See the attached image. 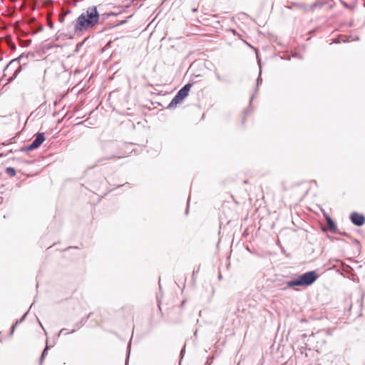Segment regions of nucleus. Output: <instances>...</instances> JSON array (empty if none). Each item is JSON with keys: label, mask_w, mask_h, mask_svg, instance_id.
<instances>
[{"label": "nucleus", "mask_w": 365, "mask_h": 365, "mask_svg": "<svg viewBox=\"0 0 365 365\" xmlns=\"http://www.w3.org/2000/svg\"><path fill=\"white\" fill-rule=\"evenodd\" d=\"M117 15V13L109 12L100 16L96 6L88 7L86 11L82 13L76 19L74 26L75 31H82L94 26L100 19L101 22H103L110 16H116Z\"/></svg>", "instance_id": "1"}, {"label": "nucleus", "mask_w": 365, "mask_h": 365, "mask_svg": "<svg viewBox=\"0 0 365 365\" xmlns=\"http://www.w3.org/2000/svg\"><path fill=\"white\" fill-rule=\"evenodd\" d=\"M318 278L316 271H309L298 276L295 279L287 282L288 287L296 286H310Z\"/></svg>", "instance_id": "2"}, {"label": "nucleus", "mask_w": 365, "mask_h": 365, "mask_svg": "<svg viewBox=\"0 0 365 365\" xmlns=\"http://www.w3.org/2000/svg\"><path fill=\"white\" fill-rule=\"evenodd\" d=\"M24 58H27V55L22 53L19 57L10 61L9 63L6 66L4 71H13V75L9 78V81L15 79L19 73L21 71L22 66H20V63L21 61H22Z\"/></svg>", "instance_id": "3"}, {"label": "nucleus", "mask_w": 365, "mask_h": 365, "mask_svg": "<svg viewBox=\"0 0 365 365\" xmlns=\"http://www.w3.org/2000/svg\"><path fill=\"white\" fill-rule=\"evenodd\" d=\"M192 86L191 83H187L182 86L172 99L170 103L168 104L167 108L171 109L175 108L178 103H180L183 99H185L189 94V91Z\"/></svg>", "instance_id": "4"}, {"label": "nucleus", "mask_w": 365, "mask_h": 365, "mask_svg": "<svg viewBox=\"0 0 365 365\" xmlns=\"http://www.w3.org/2000/svg\"><path fill=\"white\" fill-rule=\"evenodd\" d=\"M350 220L351 222L358 227L362 226L365 223V217L362 214H359L358 212H352L350 215Z\"/></svg>", "instance_id": "5"}, {"label": "nucleus", "mask_w": 365, "mask_h": 365, "mask_svg": "<svg viewBox=\"0 0 365 365\" xmlns=\"http://www.w3.org/2000/svg\"><path fill=\"white\" fill-rule=\"evenodd\" d=\"M324 217H325V220L327 221V225H328V228H329V230L332 232V233H335L336 231V223L334 222V221L331 219V217L327 215V214H324Z\"/></svg>", "instance_id": "6"}, {"label": "nucleus", "mask_w": 365, "mask_h": 365, "mask_svg": "<svg viewBox=\"0 0 365 365\" xmlns=\"http://www.w3.org/2000/svg\"><path fill=\"white\" fill-rule=\"evenodd\" d=\"M45 140V136L43 133H38L36 134L35 139L32 141V143L38 148Z\"/></svg>", "instance_id": "7"}, {"label": "nucleus", "mask_w": 365, "mask_h": 365, "mask_svg": "<svg viewBox=\"0 0 365 365\" xmlns=\"http://www.w3.org/2000/svg\"><path fill=\"white\" fill-rule=\"evenodd\" d=\"M115 158H120V156H118V155H115V154H113V155H108V156H105V157H103V158H101L99 159H98L95 163V165L93 166V168L96 167L98 165V163H101L105 160H111V159H114Z\"/></svg>", "instance_id": "8"}, {"label": "nucleus", "mask_w": 365, "mask_h": 365, "mask_svg": "<svg viewBox=\"0 0 365 365\" xmlns=\"http://www.w3.org/2000/svg\"><path fill=\"white\" fill-rule=\"evenodd\" d=\"M289 8L290 9H299L304 11V12L308 11V6L303 4L293 3Z\"/></svg>", "instance_id": "9"}, {"label": "nucleus", "mask_w": 365, "mask_h": 365, "mask_svg": "<svg viewBox=\"0 0 365 365\" xmlns=\"http://www.w3.org/2000/svg\"><path fill=\"white\" fill-rule=\"evenodd\" d=\"M215 77L220 82H224V83H230V80L223 76H221L219 73L217 71L215 72Z\"/></svg>", "instance_id": "10"}, {"label": "nucleus", "mask_w": 365, "mask_h": 365, "mask_svg": "<svg viewBox=\"0 0 365 365\" xmlns=\"http://www.w3.org/2000/svg\"><path fill=\"white\" fill-rule=\"evenodd\" d=\"M258 63H259V68H261V62H260V60L258 59ZM261 73H262V71L260 70L259 71V76L257 79V86L255 88V92L257 93V91H258V86H259V84L262 83V78H261Z\"/></svg>", "instance_id": "11"}, {"label": "nucleus", "mask_w": 365, "mask_h": 365, "mask_svg": "<svg viewBox=\"0 0 365 365\" xmlns=\"http://www.w3.org/2000/svg\"><path fill=\"white\" fill-rule=\"evenodd\" d=\"M36 148H37L34 145V143H31V144H29L27 146L22 147L20 150L22 152H26V151L33 150Z\"/></svg>", "instance_id": "12"}, {"label": "nucleus", "mask_w": 365, "mask_h": 365, "mask_svg": "<svg viewBox=\"0 0 365 365\" xmlns=\"http://www.w3.org/2000/svg\"><path fill=\"white\" fill-rule=\"evenodd\" d=\"M36 148H37L34 145V143H31V144H29L27 146L22 147L20 150L22 152H26V151L33 150Z\"/></svg>", "instance_id": "13"}, {"label": "nucleus", "mask_w": 365, "mask_h": 365, "mask_svg": "<svg viewBox=\"0 0 365 365\" xmlns=\"http://www.w3.org/2000/svg\"><path fill=\"white\" fill-rule=\"evenodd\" d=\"M48 349H49V346L46 344L45 349L42 351V354H41V358H40V361H39L40 364L42 363V361H43V359L46 356V355L48 354Z\"/></svg>", "instance_id": "14"}, {"label": "nucleus", "mask_w": 365, "mask_h": 365, "mask_svg": "<svg viewBox=\"0 0 365 365\" xmlns=\"http://www.w3.org/2000/svg\"><path fill=\"white\" fill-rule=\"evenodd\" d=\"M6 173L10 176H15L16 174V170L14 168L8 167L6 168Z\"/></svg>", "instance_id": "15"}, {"label": "nucleus", "mask_w": 365, "mask_h": 365, "mask_svg": "<svg viewBox=\"0 0 365 365\" xmlns=\"http://www.w3.org/2000/svg\"><path fill=\"white\" fill-rule=\"evenodd\" d=\"M323 5L322 3L320 2H314L312 4L309 6H308V11L314 9L315 7H322Z\"/></svg>", "instance_id": "16"}, {"label": "nucleus", "mask_w": 365, "mask_h": 365, "mask_svg": "<svg viewBox=\"0 0 365 365\" xmlns=\"http://www.w3.org/2000/svg\"><path fill=\"white\" fill-rule=\"evenodd\" d=\"M68 13H70V10H67V11L63 15L61 14L59 16V21L63 22L64 21L66 15H67V14H68Z\"/></svg>", "instance_id": "17"}, {"label": "nucleus", "mask_w": 365, "mask_h": 365, "mask_svg": "<svg viewBox=\"0 0 365 365\" xmlns=\"http://www.w3.org/2000/svg\"><path fill=\"white\" fill-rule=\"evenodd\" d=\"M27 313H28V312H26V313L23 315V317H22L19 320H18V321L16 322V324H16V325H17V324H19L21 323V322L25 319V318H26V316Z\"/></svg>", "instance_id": "18"}, {"label": "nucleus", "mask_w": 365, "mask_h": 365, "mask_svg": "<svg viewBox=\"0 0 365 365\" xmlns=\"http://www.w3.org/2000/svg\"><path fill=\"white\" fill-rule=\"evenodd\" d=\"M128 351L127 359L125 360V365H128V357H129V354H130V343L128 344Z\"/></svg>", "instance_id": "19"}, {"label": "nucleus", "mask_w": 365, "mask_h": 365, "mask_svg": "<svg viewBox=\"0 0 365 365\" xmlns=\"http://www.w3.org/2000/svg\"><path fill=\"white\" fill-rule=\"evenodd\" d=\"M83 325H84V322H83V320H81V322H79L75 324V327H76L77 328H80Z\"/></svg>", "instance_id": "20"}, {"label": "nucleus", "mask_w": 365, "mask_h": 365, "mask_svg": "<svg viewBox=\"0 0 365 365\" xmlns=\"http://www.w3.org/2000/svg\"><path fill=\"white\" fill-rule=\"evenodd\" d=\"M91 314L92 313H89L86 317L81 319V320H83V322H84V324L86 322L88 319L91 317Z\"/></svg>", "instance_id": "21"}, {"label": "nucleus", "mask_w": 365, "mask_h": 365, "mask_svg": "<svg viewBox=\"0 0 365 365\" xmlns=\"http://www.w3.org/2000/svg\"><path fill=\"white\" fill-rule=\"evenodd\" d=\"M121 186H127V187H130V184L126 182V183H124L123 185H118V187H120Z\"/></svg>", "instance_id": "22"}, {"label": "nucleus", "mask_w": 365, "mask_h": 365, "mask_svg": "<svg viewBox=\"0 0 365 365\" xmlns=\"http://www.w3.org/2000/svg\"><path fill=\"white\" fill-rule=\"evenodd\" d=\"M126 22H127V19L121 21L119 24H117V26L123 25V24H125Z\"/></svg>", "instance_id": "23"}, {"label": "nucleus", "mask_w": 365, "mask_h": 365, "mask_svg": "<svg viewBox=\"0 0 365 365\" xmlns=\"http://www.w3.org/2000/svg\"><path fill=\"white\" fill-rule=\"evenodd\" d=\"M66 330V329H61L58 333V336H60L61 334H64V331Z\"/></svg>", "instance_id": "24"}, {"label": "nucleus", "mask_w": 365, "mask_h": 365, "mask_svg": "<svg viewBox=\"0 0 365 365\" xmlns=\"http://www.w3.org/2000/svg\"><path fill=\"white\" fill-rule=\"evenodd\" d=\"M16 326V324L12 326L11 330V334H12L14 333Z\"/></svg>", "instance_id": "25"}, {"label": "nucleus", "mask_w": 365, "mask_h": 365, "mask_svg": "<svg viewBox=\"0 0 365 365\" xmlns=\"http://www.w3.org/2000/svg\"><path fill=\"white\" fill-rule=\"evenodd\" d=\"M342 4L344 5V7L347 8V9H349V6L348 4H346V2H343Z\"/></svg>", "instance_id": "26"}, {"label": "nucleus", "mask_w": 365, "mask_h": 365, "mask_svg": "<svg viewBox=\"0 0 365 365\" xmlns=\"http://www.w3.org/2000/svg\"><path fill=\"white\" fill-rule=\"evenodd\" d=\"M75 331H76V329H72L70 332H66V333H65L64 334H72V333H74Z\"/></svg>", "instance_id": "27"}, {"label": "nucleus", "mask_w": 365, "mask_h": 365, "mask_svg": "<svg viewBox=\"0 0 365 365\" xmlns=\"http://www.w3.org/2000/svg\"><path fill=\"white\" fill-rule=\"evenodd\" d=\"M21 66H22V69L27 66V62H24Z\"/></svg>", "instance_id": "28"}, {"label": "nucleus", "mask_w": 365, "mask_h": 365, "mask_svg": "<svg viewBox=\"0 0 365 365\" xmlns=\"http://www.w3.org/2000/svg\"><path fill=\"white\" fill-rule=\"evenodd\" d=\"M21 66H22V69L27 66V62H24Z\"/></svg>", "instance_id": "29"}, {"label": "nucleus", "mask_w": 365, "mask_h": 365, "mask_svg": "<svg viewBox=\"0 0 365 365\" xmlns=\"http://www.w3.org/2000/svg\"><path fill=\"white\" fill-rule=\"evenodd\" d=\"M185 346L182 349L181 351H180V355L182 356L184 352H185Z\"/></svg>", "instance_id": "30"}, {"label": "nucleus", "mask_w": 365, "mask_h": 365, "mask_svg": "<svg viewBox=\"0 0 365 365\" xmlns=\"http://www.w3.org/2000/svg\"><path fill=\"white\" fill-rule=\"evenodd\" d=\"M81 46V43L77 44L76 51H78L79 50V47Z\"/></svg>", "instance_id": "31"}, {"label": "nucleus", "mask_w": 365, "mask_h": 365, "mask_svg": "<svg viewBox=\"0 0 365 365\" xmlns=\"http://www.w3.org/2000/svg\"><path fill=\"white\" fill-rule=\"evenodd\" d=\"M38 322H39V324L41 325V328L43 329L45 334H47V332L46 331V330L44 329L43 327L41 324V322H40L39 321H38Z\"/></svg>", "instance_id": "32"}, {"label": "nucleus", "mask_w": 365, "mask_h": 365, "mask_svg": "<svg viewBox=\"0 0 365 365\" xmlns=\"http://www.w3.org/2000/svg\"><path fill=\"white\" fill-rule=\"evenodd\" d=\"M189 203V199L187 200V204ZM185 213L187 214L188 213V206L187 207V209L185 210Z\"/></svg>", "instance_id": "33"}, {"label": "nucleus", "mask_w": 365, "mask_h": 365, "mask_svg": "<svg viewBox=\"0 0 365 365\" xmlns=\"http://www.w3.org/2000/svg\"><path fill=\"white\" fill-rule=\"evenodd\" d=\"M253 98H254V95L251 97V99L250 101V105H251Z\"/></svg>", "instance_id": "34"}, {"label": "nucleus", "mask_w": 365, "mask_h": 365, "mask_svg": "<svg viewBox=\"0 0 365 365\" xmlns=\"http://www.w3.org/2000/svg\"><path fill=\"white\" fill-rule=\"evenodd\" d=\"M218 279H222V274H221V273H220V274H219V275H218Z\"/></svg>", "instance_id": "35"}, {"label": "nucleus", "mask_w": 365, "mask_h": 365, "mask_svg": "<svg viewBox=\"0 0 365 365\" xmlns=\"http://www.w3.org/2000/svg\"><path fill=\"white\" fill-rule=\"evenodd\" d=\"M347 41H348V39H347V38H346V39H344V40H343V42H347Z\"/></svg>", "instance_id": "36"}, {"label": "nucleus", "mask_w": 365, "mask_h": 365, "mask_svg": "<svg viewBox=\"0 0 365 365\" xmlns=\"http://www.w3.org/2000/svg\"><path fill=\"white\" fill-rule=\"evenodd\" d=\"M49 26H50L51 28H52L53 24H49Z\"/></svg>", "instance_id": "37"}, {"label": "nucleus", "mask_w": 365, "mask_h": 365, "mask_svg": "<svg viewBox=\"0 0 365 365\" xmlns=\"http://www.w3.org/2000/svg\"><path fill=\"white\" fill-rule=\"evenodd\" d=\"M1 201H2V197H0V202H1Z\"/></svg>", "instance_id": "38"}]
</instances>
